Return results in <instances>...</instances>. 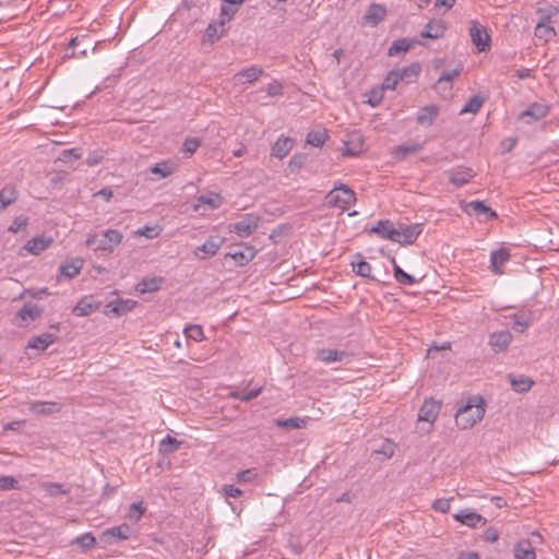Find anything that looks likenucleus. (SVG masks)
Returning a JSON list of instances; mask_svg holds the SVG:
<instances>
[{
	"mask_svg": "<svg viewBox=\"0 0 559 559\" xmlns=\"http://www.w3.org/2000/svg\"><path fill=\"white\" fill-rule=\"evenodd\" d=\"M222 240L215 237H210L202 246L198 247V251L204 252L202 259L213 257L218 251Z\"/></svg>",
	"mask_w": 559,
	"mask_h": 559,
	"instance_id": "nucleus-37",
	"label": "nucleus"
},
{
	"mask_svg": "<svg viewBox=\"0 0 559 559\" xmlns=\"http://www.w3.org/2000/svg\"><path fill=\"white\" fill-rule=\"evenodd\" d=\"M71 545H78L83 551L90 550L96 545V538L92 533H85L71 542Z\"/></svg>",
	"mask_w": 559,
	"mask_h": 559,
	"instance_id": "nucleus-43",
	"label": "nucleus"
},
{
	"mask_svg": "<svg viewBox=\"0 0 559 559\" xmlns=\"http://www.w3.org/2000/svg\"><path fill=\"white\" fill-rule=\"evenodd\" d=\"M17 487V480L13 476H0V489L11 490Z\"/></svg>",
	"mask_w": 559,
	"mask_h": 559,
	"instance_id": "nucleus-63",
	"label": "nucleus"
},
{
	"mask_svg": "<svg viewBox=\"0 0 559 559\" xmlns=\"http://www.w3.org/2000/svg\"><path fill=\"white\" fill-rule=\"evenodd\" d=\"M283 90H284L283 84L280 81L274 80L273 82L267 84L266 94L270 97L281 96V95H283Z\"/></svg>",
	"mask_w": 559,
	"mask_h": 559,
	"instance_id": "nucleus-61",
	"label": "nucleus"
},
{
	"mask_svg": "<svg viewBox=\"0 0 559 559\" xmlns=\"http://www.w3.org/2000/svg\"><path fill=\"white\" fill-rule=\"evenodd\" d=\"M454 520L464 525L476 527L479 523H485L486 520L478 513L468 509L462 510L460 513L453 515Z\"/></svg>",
	"mask_w": 559,
	"mask_h": 559,
	"instance_id": "nucleus-22",
	"label": "nucleus"
},
{
	"mask_svg": "<svg viewBox=\"0 0 559 559\" xmlns=\"http://www.w3.org/2000/svg\"><path fill=\"white\" fill-rule=\"evenodd\" d=\"M81 269H82V261L81 260H73L71 262H67V263L60 265L59 271L66 277L72 278L76 274L80 273Z\"/></svg>",
	"mask_w": 559,
	"mask_h": 559,
	"instance_id": "nucleus-42",
	"label": "nucleus"
},
{
	"mask_svg": "<svg viewBox=\"0 0 559 559\" xmlns=\"http://www.w3.org/2000/svg\"><path fill=\"white\" fill-rule=\"evenodd\" d=\"M69 48L73 50L72 57H86L88 51L95 50L96 46L87 35H82L72 38L69 43Z\"/></svg>",
	"mask_w": 559,
	"mask_h": 559,
	"instance_id": "nucleus-10",
	"label": "nucleus"
},
{
	"mask_svg": "<svg viewBox=\"0 0 559 559\" xmlns=\"http://www.w3.org/2000/svg\"><path fill=\"white\" fill-rule=\"evenodd\" d=\"M277 427L287 429H302L306 428L307 420L300 417H289L286 419L277 418L274 420Z\"/></svg>",
	"mask_w": 559,
	"mask_h": 559,
	"instance_id": "nucleus-36",
	"label": "nucleus"
},
{
	"mask_svg": "<svg viewBox=\"0 0 559 559\" xmlns=\"http://www.w3.org/2000/svg\"><path fill=\"white\" fill-rule=\"evenodd\" d=\"M350 357V353L333 348H319L316 352V359L324 364L348 362Z\"/></svg>",
	"mask_w": 559,
	"mask_h": 559,
	"instance_id": "nucleus-8",
	"label": "nucleus"
},
{
	"mask_svg": "<svg viewBox=\"0 0 559 559\" xmlns=\"http://www.w3.org/2000/svg\"><path fill=\"white\" fill-rule=\"evenodd\" d=\"M558 12V9L554 5L538 8L537 14L539 15V22L549 23L550 19L555 16Z\"/></svg>",
	"mask_w": 559,
	"mask_h": 559,
	"instance_id": "nucleus-53",
	"label": "nucleus"
},
{
	"mask_svg": "<svg viewBox=\"0 0 559 559\" xmlns=\"http://www.w3.org/2000/svg\"><path fill=\"white\" fill-rule=\"evenodd\" d=\"M511 388L518 393H525L531 390L534 384V381L525 376H508Z\"/></svg>",
	"mask_w": 559,
	"mask_h": 559,
	"instance_id": "nucleus-24",
	"label": "nucleus"
},
{
	"mask_svg": "<svg viewBox=\"0 0 559 559\" xmlns=\"http://www.w3.org/2000/svg\"><path fill=\"white\" fill-rule=\"evenodd\" d=\"M548 114V107L543 104H532L525 111L521 114L522 118L531 117L534 121H537Z\"/></svg>",
	"mask_w": 559,
	"mask_h": 559,
	"instance_id": "nucleus-33",
	"label": "nucleus"
},
{
	"mask_svg": "<svg viewBox=\"0 0 559 559\" xmlns=\"http://www.w3.org/2000/svg\"><path fill=\"white\" fill-rule=\"evenodd\" d=\"M159 227L158 226H144L135 231L139 236H144L148 239H153L159 235Z\"/></svg>",
	"mask_w": 559,
	"mask_h": 559,
	"instance_id": "nucleus-60",
	"label": "nucleus"
},
{
	"mask_svg": "<svg viewBox=\"0 0 559 559\" xmlns=\"http://www.w3.org/2000/svg\"><path fill=\"white\" fill-rule=\"evenodd\" d=\"M441 404L432 399L425 400L418 412V420L433 424L438 418Z\"/></svg>",
	"mask_w": 559,
	"mask_h": 559,
	"instance_id": "nucleus-12",
	"label": "nucleus"
},
{
	"mask_svg": "<svg viewBox=\"0 0 559 559\" xmlns=\"http://www.w3.org/2000/svg\"><path fill=\"white\" fill-rule=\"evenodd\" d=\"M393 262V275L394 278L402 285H413L417 283V280L411 274L406 273L401 269L400 265L396 264L395 260Z\"/></svg>",
	"mask_w": 559,
	"mask_h": 559,
	"instance_id": "nucleus-41",
	"label": "nucleus"
},
{
	"mask_svg": "<svg viewBox=\"0 0 559 559\" xmlns=\"http://www.w3.org/2000/svg\"><path fill=\"white\" fill-rule=\"evenodd\" d=\"M29 411L36 415H49L59 411V406L55 402L35 401L29 403Z\"/></svg>",
	"mask_w": 559,
	"mask_h": 559,
	"instance_id": "nucleus-30",
	"label": "nucleus"
},
{
	"mask_svg": "<svg viewBox=\"0 0 559 559\" xmlns=\"http://www.w3.org/2000/svg\"><path fill=\"white\" fill-rule=\"evenodd\" d=\"M485 415V401L481 396L468 397L455 414V424L460 429H469L483 419Z\"/></svg>",
	"mask_w": 559,
	"mask_h": 559,
	"instance_id": "nucleus-1",
	"label": "nucleus"
},
{
	"mask_svg": "<svg viewBox=\"0 0 559 559\" xmlns=\"http://www.w3.org/2000/svg\"><path fill=\"white\" fill-rule=\"evenodd\" d=\"M328 140L326 131H310L307 134V143L314 147H321Z\"/></svg>",
	"mask_w": 559,
	"mask_h": 559,
	"instance_id": "nucleus-47",
	"label": "nucleus"
},
{
	"mask_svg": "<svg viewBox=\"0 0 559 559\" xmlns=\"http://www.w3.org/2000/svg\"><path fill=\"white\" fill-rule=\"evenodd\" d=\"M420 70V64L418 62H414L406 68L396 69L395 72H397V75L401 76V82L409 84L416 80Z\"/></svg>",
	"mask_w": 559,
	"mask_h": 559,
	"instance_id": "nucleus-28",
	"label": "nucleus"
},
{
	"mask_svg": "<svg viewBox=\"0 0 559 559\" xmlns=\"http://www.w3.org/2000/svg\"><path fill=\"white\" fill-rule=\"evenodd\" d=\"M52 239L44 236L34 237L27 241L24 249L32 254H39L41 251L47 249L51 243Z\"/></svg>",
	"mask_w": 559,
	"mask_h": 559,
	"instance_id": "nucleus-25",
	"label": "nucleus"
},
{
	"mask_svg": "<svg viewBox=\"0 0 559 559\" xmlns=\"http://www.w3.org/2000/svg\"><path fill=\"white\" fill-rule=\"evenodd\" d=\"M43 313V308L33 302L25 304L15 314V323L25 326L36 320Z\"/></svg>",
	"mask_w": 559,
	"mask_h": 559,
	"instance_id": "nucleus-9",
	"label": "nucleus"
},
{
	"mask_svg": "<svg viewBox=\"0 0 559 559\" xmlns=\"http://www.w3.org/2000/svg\"><path fill=\"white\" fill-rule=\"evenodd\" d=\"M56 337L51 333H44L38 335L29 342L28 347L45 350L50 344L55 342Z\"/></svg>",
	"mask_w": 559,
	"mask_h": 559,
	"instance_id": "nucleus-38",
	"label": "nucleus"
},
{
	"mask_svg": "<svg viewBox=\"0 0 559 559\" xmlns=\"http://www.w3.org/2000/svg\"><path fill=\"white\" fill-rule=\"evenodd\" d=\"M512 341V334L509 331H500L490 334L489 345L496 353L503 352Z\"/></svg>",
	"mask_w": 559,
	"mask_h": 559,
	"instance_id": "nucleus-16",
	"label": "nucleus"
},
{
	"mask_svg": "<svg viewBox=\"0 0 559 559\" xmlns=\"http://www.w3.org/2000/svg\"><path fill=\"white\" fill-rule=\"evenodd\" d=\"M255 253L253 247H246L243 251L227 253L226 257H230L237 265L243 266L254 259Z\"/></svg>",
	"mask_w": 559,
	"mask_h": 559,
	"instance_id": "nucleus-29",
	"label": "nucleus"
},
{
	"mask_svg": "<svg viewBox=\"0 0 559 559\" xmlns=\"http://www.w3.org/2000/svg\"><path fill=\"white\" fill-rule=\"evenodd\" d=\"M400 82H401V76L397 75V72H395V70H392L391 72L388 73V75L383 80L381 90L382 91H384V90L394 91Z\"/></svg>",
	"mask_w": 559,
	"mask_h": 559,
	"instance_id": "nucleus-49",
	"label": "nucleus"
},
{
	"mask_svg": "<svg viewBox=\"0 0 559 559\" xmlns=\"http://www.w3.org/2000/svg\"><path fill=\"white\" fill-rule=\"evenodd\" d=\"M452 500L453 497L437 499L432 503V509L437 512L447 513L450 510V504Z\"/></svg>",
	"mask_w": 559,
	"mask_h": 559,
	"instance_id": "nucleus-57",
	"label": "nucleus"
},
{
	"mask_svg": "<svg viewBox=\"0 0 559 559\" xmlns=\"http://www.w3.org/2000/svg\"><path fill=\"white\" fill-rule=\"evenodd\" d=\"M163 280L160 277H144L136 286L141 294L153 293L159 289Z\"/></svg>",
	"mask_w": 559,
	"mask_h": 559,
	"instance_id": "nucleus-34",
	"label": "nucleus"
},
{
	"mask_svg": "<svg viewBox=\"0 0 559 559\" xmlns=\"http://www.w3.org/2000/svg\"><path fill=\"white\" fill-rule=\"evenodd\" d=\"M423 148V144L420 143H406L402 144L396 147L395 150V157L396 158H404L409 154H414L419 152Z\"/></svg>",
	"mask_w": 559,
	"mask_h": 559,
	"instance_id": "nucleus-45",
	"label": "nucleus"
},
{
	"mask_svg": "<svg viewBox=\"0 0 559 559\" xmlns=\"http://www.w3.org/2000/svg\"><path fill=\"white\" fill-rule=\"evenodd\" d=\"M223 204V198L217 193H211L209 195H200L197 199L194 210L198 211L200 206L206 205L210 210L218 209Z\"/></svg>",
	"mask_w": 559,
	"mask_h": 559,
	"instance_id": "nucleus-31",
	"label": "nucleus"
},
{
	"mask_svg": "<svg viewBox=\"0 0 559 559\" xmlns=\"http://www.w3.org/2000/svg\"><path fill=\"white\" fill-rule=\"evenodd\" d=\"M534 34L537 38L548 41L556 35V31L548 23L538 21Z\"/></svg>",
	"mask_w": 559,
	"mask_h": 559,
	"instance_id": "nucleus-40",
	"label": "nucleus"
},
{
	"mask_svg": "<svg viewBox=\"0 0 559 559\" xmlns=\"http://www.w3.org/2000/svg\"><path fill=\"white\" fill-rule=\"evenodd\" d=\"M469 36L472 43L477 47L479 52L486 51L490 48V36L486 28L478 22L473 21L469 27Z\"/></svg>",
	"mask_w": 559,
	"mask_h": 559,
	"instance_id": "nucleus-7",
	"label": "nucleus"
},
{
	"mask_svg": "<svg viewBox=\"0 0 559 559\" xmlns=\"http://www.w3.org/2000/svg\"><path fill=\"white\" fill-rule=\"evenodd\" d=\"M224 33V27H221L219 24L211 23L207 25L205 29V36L213 44L221 38Z\"/></svg>",
	"mask_w": 559,
	"mask_h": 559,
	"instance_id": "nucleus-50",
	"label": "nucleus"
},
{
	"mask_svg": "<svg viewBox=\"0 0 559 559\" xmlns=\"http://www.w3.org/2000/svg\"><path fill=\"white\" fill-rule=\"evenodd\" d=\"M386 16V8L380 3H371L366 11L362 20L364 24L369 25L371 27L377 26L380 22H382Z\"/></svg>",
	"mask_w": 559,
	"mask_h": 559,
	"instance_id": "nucleus-13",
	"label": "nucleus"
},
{
	"mask_svg": "<svg viewBox=\"0 0 559 559\" xmlns=\"http://www.w3.org/2000/svg\"><path fill=\"white\" fill-rule=\"evenodd\" d=\"M467 214H474L477 217H484L485 221L497 218V213L487 206L483 201H471L466 204Z\"/></svg>",
	"mask_w": 559,
	"mask_h": 559,
	"instance_id": "nucleus-15",
	"label": "nucleus"
},
{
	"mask_svg": "<svg viewBox=\"0 0 559 559\" xmlns=\"http://www.w3.org/2000/svg\"><path fill=\"white\" fill-rule=\"evenodd\" d=\"M131 534V527L123 523L118 526L107 528L99 535L100 543L105 545H111L117 540H126Z\"/></svg>",
	"mask_w": 559,
	"mask_h": 559,
	"instance_id": "nucleus-6",
	"label": "nucleus"
},
{
	"mask_svg": "<svg viewBox=\"0 0 559 559\" xmlns=\"http://www.w3.org/2000/svg\"><path fill=\"white\" fill-rule=\"evenodd\" d=\"M27 225V218L25 216L15 217L10 227L8 228L11 233H17L25 228Z\"/></svg>",
	"mask_w": 559,
	"mask_h": 559,
	"instance_id": "nucleus-64",
	"label": "nucleus"
},
{
	"mask_svg": "<svg viewBox=\"0 0 559 559\" xmlns=\"http://www.w3.org/2000/svg\"><path fill=\"white\" fill-rule=\"evenodd\" d=\"M152 174H157L162 178H166L173 174V167L168 163L156 164L151 168Z\"/></svg>",
	"mask_w": 559,
	"mask_h": 559,
	"instance_id": "nucleus-58",
	"label": "nucleus"
},
{
	"mask_svg": "<svg viewBox=\"0 0 559 559\" xmlns=\"http://www.w3.org/2000/svg\"><path fill=\"white\" fill-rule=\"evenodd\" d=\"M439 115L437 105H428L423 107L417 114V122L424 127H430Z\"/></svg>",
	"mask_w": 559,
	"mask_h": 559,
	"instance_id": "nucleus-19",
	"label": "nucleus"
},
{
	"mask_svg": "<svg viewBox=\"0 0 559 559\" xmlns=\"http://www.w3.org/2000/svg\"><path fill=\"white\" fill-rule=\"evenodd\" d=\"M414 40L407 38L396 39L392 43L388 50V55L391 57L400 56L401 53L407 52L413 46Z\"/></svg>",
	"mask_w": 559,
	"mask_h": 559,
	"instance_id": "nucleus-32",
	"label": "nucleus"
},
{
	"mask_svg": "<svg viewBox=\"0 0 559 559\" xmlns=\"http://www.w3.org/2000/svg\"><path fill=\"white\" fill-rule=\"evenodd\" d=\"M201 141L197 138H187L182 144V152L191 155L193 154L200 146Z\"/></svg>",
	"mask_w": 559,
	"mask_h": 559,
	"instance_id": "nucleus-56",
	"label": "nucleus"
},
{
	"mask_svg": "<svg viewBox=\"0 0 559 559\" xmlns=\"http://www.w3.org/2000/svg\"><path fill=\"white\" fill-rule=\"evenodd\" d=\"M41 487L51 497H57L59 495H67L70 492L69 488H64V486L59 483H44L41 485Z\"/></svg>",
	"mask_w": 559,
	"mask_h": 559,
	"instance_id": "nucleus-48",
	"label": "nucleus"
},
{
	"mask_svg": "<svg viewBox=\"0 0 559 559\" xmlns=\"http://www.w3.org/2000/svg\"><path fill=\"white\" fill-rule=\"evenodd\" d=\"M235 13L236 9L223 4L221 9L219 26L224 27V25L233 19Z\"/></svg>",
	"mask_w": 559,
	"mask_h": 559,
	"instance_id": "nucleus-59",
	"label": "nucleus"
},
{
	"mask_svg": "<svg viewBox=\"0 0 559 559\" xmlns=\"http://www.w3.org/2000/svg\"><path fill=\"white\" fill-rule=\"evenodd\" d=\"M122 234L117 229H107L100 239L97 236L88 235L85 245L94 251L112 252L122 241Z\"/></svg>",
	"mask_w": 559,
	"mask_h": 559,
	"instance_id": "nucleus-3",
	"label": "nucleus"
},
{
	"mask_svg": "<svg viewBox=\"0 0 559 559\" xmlns=\"http://www.w3.org/2000/svg\"><path fill=\"white\" fill-rule=\"evenodd\" d=\"M96 307L90 302H86L84 300H81L76 304V306L73 308L72 312L78 317H84L92 313Z\"/></svg>",
	"mask_w": 559,
	"mask_h": 559,
	"instance_id": "nucleus-51",
	"label": "nucleus"
},
{
	"mask_svg": "<svg viewBox=\"0 0 559 559\" xmlns=\"http://www.w3.org/2000/svg\"><path fill=\"white\" fill-rule=\"evenodd\" d=\"M370 233H374L381 238L389 239L391 241H393L394 237L397 235L395 226L388 219L379 221L377 225L371 227Z\"/></svg>",
	"mask_w": 559,
	"mask_h": 559,
	"instance_id": "nucleus-21",
	"label": "nucleus"
},
{
	"mask_svg": "<svg viewBox=\"0 0 559 559\" xmlns=\"http://www.w3.org/2000/svg\"><path fill=\"white\" fill-rule=\"evenodd\" d=\"M447 25L443 20H432L427 23L420 36L423 38L438 39L444 35Z\"/></svg>",
	"mask_w": 559,
	"mask_h": 559,
	"instance_id": "nucleus-17",
	"label": "nucleus"
},
{
	"mask_svg": "<svg viewBox=\"0 0 559 559\" xmlns=\"http://www.w3.org/2000/svg\"><path fill=\"white\" fill-rule=\"evenodd\" d=\"M515 559H535V551L528 539H521L514 546Z\"/></svg>",
	"mask_w": 559,
	"mask_h": 559,
	"instance_id": "nucleus-27",
	"label": "nucleus"
},
{
	"mask_svg": "<svg viewBox=\"0 0 559 559\" xmlns=\"http://www.w3.org/2000/svg\"><path fill=\"white\" fill-rule=\"evenodd\" d=\"M484 102L485 99L478 95L471 97L465 106L461 109L460 115L478 112Z\"/></svg>",
	"mask_w": 559,
	"mask_h": 559,
	"instance_id": "nucleus-46",
	"label": "nucleus"
},
{
	"mask_svg": "<svg viewBox=\"0 0 559 559\" xmlns=\"http://www.w3.org/2000/svg\"><path fill=\"white\" fill-rule=\"evenodd\" d=\"M350 265L356 275L369 280H374V277L371 275V265L362 259L361 253H356L354 255Z\"/></svg>",
	"mask_w": 559,
	"mask_h": 559,
	"instance_id": "nucleus-20",
	"label": "nucleus"
},
{
	"mask_svg": "<svg viewBox=\"0 0 559 559\" xmlns=\"http://www.w3.org/2000/svg\"><path fill=\"white\" fill-rule=\"evenodd\" d=\"M263 74V69L258 66H251L249 68L239 71L235 78H245L248 83L255 82Z\"/></svg>",
	"mask_w": 559,
	"mask_h": 559,
	"instance_id": "nucleus-39",
	"label": "nucleus"
},
{
	"mask_svg": "<svg viewBox=\"0 0 559 559\" xmlns=\"http://www.w3.org/2000/svg\"><path fill=\"white\" fill-rule=\"evenodd\" d=\"M325 201L331 207L346 211L356 202V194L347 185L340 183L326 194Z\"/></svg>",
	"mask_w": 559,
	"mask_h": 559,
	"instance_id": "nucleus-2",
	"label": "nucleus"
},
{
	"mask_svg": "<svg viewBox=\"0 0 559 559\" xmlns=\"http://www.w3.org/2000/svg\"><path fill=\"white\" fill-rule=\"evenodd\" d=\"M510 258V250L506 247H500L499 249L491 251L489 265L490 271L496 275H502V266L509 262Z\"/></svg>",
	"mask_w": 559,
	"mask_h": 559,
	"instance_id": "nucleus-11",
	"label": "nucleus"
},
{
	"mask_svg": "<svg viewBox=\"0 0 559 559\" xmlns=\"http://www.w3.org/2000/svg\"><path fill=\"white\" fill-rule=\"evenodd\" d=\"M449 180L452 185L462 187L475 177V171L469 167L459 166L449 171Z\"/></svg>",
	"mask_w": 559,
	"mask_h": 559,
	"instance_id": "nucleus-14",
	"label": "nucleus"
},
{
	"mask_svg": "<svg viewBox=\"0 0 559 559\" xmlns=\"http://www.w3.org/2000/svg\"><path fill=\"white\" fill-rule=\"evenodd\" d=\"M17 190L13 185H7L0 190V212L17 200Z\"/></svg>",
	"mask_w": 559,
	"mask_h": 559,
	"instance_id": "nucleus-26",
	"label": "nucleus"
},
{
	"mask_svg": "<svg viewBox=\"0 0 559 559\" xmlns=\"http://www.w3.org/2000/svg\"><path fill=\"white\" fill-rule=\"evenodd\" d=\"M181 444V441L177 440L176 438L167 435L160 442H159V452L164 454L174 453L179 449Z\"/></svg>",
	"mask_w": 559,
	"mask_h": 559,
	"instance_id": "nucleus-44",
	"label": "nucleus"
},
{
	"mask_svg": "<svg viewBox=\"0 0 559 559\" xmlns=\"http://www.w3.org/2000/svg\"><path fill=\"white\" fill-rule=\"evenodd\" d=\"M294 146V140L288 136H281L274 143L272 147V156H275L280 159L284 158L292 151Z\"/></svg>",
	"mask_w": 559,
	"mask_h": 559,
	"instance_id": "nucleus-23",
	"label": "nucleus"
},
{
	"mask_svg": "<svg viewBox=\"0 0 559 559\" xmlns=\"http://www.w3.org/2000/svg\"><path fill=\"white\" fill-rule=\"evenodd\" d=\"M185 334L188 338L195 342H201L204 338L203 329L201 325H189L185 329Z\"/></svg>",
	"mask_w": 559,
	"mask_h": 559,
	"instance_id": "nucleus-52",
	"label": "nucleus"
},
{
	"mask_svg": "<svg viewBox=\"0 0 559 559\" xmlns=\"http://www.w3.org/2000/svg\"><path fill=\"white\" fill-rule=\"evenodd\" d=\"M462 71V66H457L454 70L452 71H444L438 82L436 83L435 85V88L441 93V92H447L449 93L451 90H452V81L455 76H457L460 74V72Z\"/></svg>",
	"mask_w": 559,
	"mask_h": 559,
	"instance_id": "nucleus-18",
	"label": "nucleus"
},
{
	"mask_svg": "<svg viewBox=\"0 0 559 559\" xmlns=\"http://www.w3.org/2000/svg\"><path fill=\"white\" fill-rule=\"evenodd\" d=\"M260 216L253 213L245 214L240 221L229 225V230L236 233L239 237L252 235L259 227Z\"/></svg>",
	"mask_w": 559,
	"mask_h": 559,
	"instance_id": "nucleus-4",
	"label": "nucleus"
},
{
	"mask_svg": "<svg viewBox=\"0 0 559 559\" xmlns=\"http://www.w3.org/2000/svg\"><path fill=\"white\" fill-rule=\"evenodd\" d=\"M144 512L145 508L142 502H134L130 506L128 518L133 522H138Z\"/></svg>",
	"mask_w": 559,
	"mask_h": 559,
	"instance_id": "nucleus-54",
	"label": "nucleus"
},
{
	"mask_svg": "<svg viewBox=\"0 0 559 559\" xmlns=\"http://www.w3.org/2000/svg\"><path fill=\"white\" fill-rule=\"evenodd\" d=\"M395 231L397 235L393 239L394 242L400 245H412L421 234L423 228L420 224H399L397 227H395Z\"/></svg>",
	"mask_w": 559,
	"mask_h": 559,
	"instance_id": "nucleus-5",
	"label": "nucleus"
},
{
	"mask_svg": "<svg viewBox=\"0 0 559 559\" xmlns=\"http://www.w3.org/2000/svg\"><path fill=\"white\" fill-rule=\"evenodd\" d=\"M512 318H513V329L516 332L522 333L525 331L526 328H528L530 321L526 318H524L523 316L513 314Z\"/></svg>",
	"mask_w": 559,
	"mask_h": 559,
	"instance_id": "nucleus-62",
	"label": "nucleus"
},
{
	"mask_svg": "<svg viewBox=\"0 0 559 559\" xmlns=\"http://www.w3.org/2000/svg\"><path fill=\"white\" fill-rule=\"evenodd\" d=\"M258 476V472L255 468H248L240 471L236 474V480L238 483H250L255 479Z\"/></svg>",
	"mask_w": 559,
	"mask_h": 559,
	"instance_id": "nucleus-55",
	"label": "nucleus"
},
{
	"mask_svg": "<svg viewBox=\"0 0 559 559\" xmlns=\"http://www.w3.org/2000/svg\"><path fill=\"white\" fill-rule=\"evenodd\" d=\"M135 306V301L127 299V300H116L111 301L107 308H110V312L115 313L116 316H122L130 310L133 309Z\"/></svg>",
	"mask_w": 559,
	"mask_h": 559,
	"instance_id": "nucleus-35",
	"label": "nucleus"
}]
</instances>
